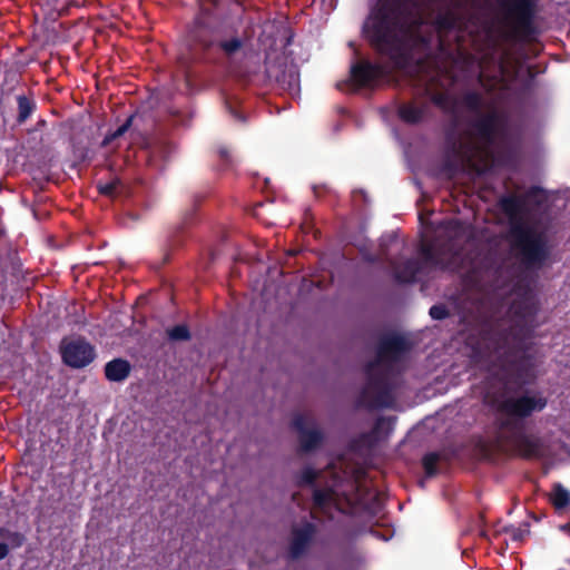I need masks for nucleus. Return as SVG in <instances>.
<instances>
[{
    "label": "nucleus",
    "instance_id": "1",
    "mask_svg": "<svg viewBox=\"0 0 570 570\" xmlns=\"http://www.w3.org/2000/svg\"><path fill=\"white\" fill-rule=\"evenodd\" d=\"M371 46L402 71L412 98L397 117L416 125L428 115V0H382L364 27Z\"/></svg>",
    "mask_w": 570,
    "mask_h": 570
},
{
    "label": "nucleus",
    "instance_id": "2",
    "mask_svg": "<svg viewBox=\"0 0 570 570\" xmlns=\"http://www.w3.org/2000/svg\"><path fill=\"white\" fill-rule=\"evenodd\" d=\"M507 305L505 317L498 320L484 338V346L490 362V372L501 382L513 372L514 362L521 356L527 338L534 327L537 301L529 288L515 291Z\"/></svg>",
    "mask_w": 570,
    "mask_h": 570
},
{
    "label": "nucleus",
    "instance_id": "3",
    "mask_svg": "<svg viewBox=\"0 0 570 570\" xmlns=\"http://www.w3.org/2000/svg\"><path fill=\"white\" fill-rule=\"evenodd\" d=\"M405 158L407 167L413 175V183L421 193L417 200L419 205V222H420V244L419 253L420 258H409L404 262L393 257L392 253L400 252L404 248V242L396 235H387L381 238L380 253L373 254L365 247L360 249L362 259L368 264L383 261L389 263L395 282L400 284L413 283L416 276L422 272L428 263V208L425 199L426 191L423 190V180L428 175V142L424 138H415L407 142L405 150Z\"/></svg>",
    "mask_w": 570,
    "mask_h": 570
},
{
    "label": "nucleus",
    "instance_id": "4",
    "mask_svg": "<svg viewBox=\"0 0 570 570\" xmlns=\"http://www.w3.org/2000/svg\"><path fill=\"white\" fill-rule=\"evenodd\" d=\"M412 343L401 334H383L376 344L375 357L364 372L366 382L357 397V406L367 410L393 407L403 363Z\"/></svg>",
    "mask_w": 570,
    "mask_h": 570
},
{
    "label": "nucleus",
    "instance_id": "5",
    "mask_svg": "<svg viewBox=\"0 0 570 570\" xmlns=\"http://www.w3.org/2000/svg\"><path fill=\"white\" fill-rule=\"evenodd\" d=\"M547 399L539 392L527 391L519 395L502 399L497 404L499 448L527 459L549 456L551 451L547 442L539 436L524 433L523 419L542 411Z\"/></svg>",
    "mask_w": 570,
    "mask_h": 570
},
{
    "label": "nucleus",
    "instance_id": "6",
    "mask_svg": "<svg viewBox=\"0 0 570 570\" xmlns=\"http://www.w3.org/2000/svg\"><path fill=\"white\" fill-rule=\"evenodd\" d=\"M500 204L509 219V242L513 255L524 268H540L550 252L544 224L528 210L522 197L507 196Z\"/></svg>",
    "mask_w": 570,
    "mask_h": 570
},
{
    "label": "nucleus",
    "instance_id": "7",
    "mask_svg": "<svg viewBox=\"0 0 570 570\" xmlns=\"http://www.w3.org/2000/svg\"><path fill=\"white\" fill-rule=\"evenodd\" d=\"M463 105L473 120L468 137L460 142V153L471 165L480 159L487 166L492 158V146L504 132L505 117L478 92H468L463 97Z\"/></svg>",
    "mask_w": 570,
    "mask_h": 570
},
{
    "label": "nucleus",
    "instance_id": "8",
    "mask_svg": "<svg viewBox=\"0 0 570 570\" xmlns=\"http://www.w3.org/2000/svg\"><path fill=\"white\" fill-rule=\"evenodd\" d=\"M190 40L195 49L202 53V57L210 62H216L220 55L232 58L244 46L239 37L220 38L219 32L205 23L200 18H197L194 22V27L190 30Z\"/></svg>",
    "mask_w": 570,
    "mask_h": 570
},
{
    "label": "nucleus",
    "instance_id": "9",
    "mask_svg": "<svg viewBox=\"0 0 570 570\" xmlns=\"http://www.w3.org/2000/svg\"><path fill=\"white\" fill-rule=\"evenodd\" d=\"M504 14V18L513 28L524 35L530 36L533 31V19L535 14L538 0H497Z\"/></svg>",
    "mask_w": 570,
    "mask_h": 570
},
{
    "label": "nucleus",
    "instance_id": "10",
    "mask_svg": "<svg viewBox=\"0 0 570 570\" xmlns=\"http://www.w3.org/2000/svg\"><path fill=\"white\" fill-rule=\"evenodd\" d=\"M60 350L63 363L72 368L86 367L96 357L95 347L82 337L63 342Z\"/></svg>",
    "mask_w": 570,
    "mask_h": 570
},
{
    "label": "nucleus",
    "instance_id": "11",
    "mask_svg": "<svg viewBox=\"0 0 570 570\" xmlns=\"http://www.w3.org/2000/svg\"><path fill=\"white\" fill-rule=\"evenodd\" d=\"M350 76L356 88H373L387 76V70L381 63L363 59L351 66Z\"/></svg>",
    "mask_w": 570,
    "mask_h": 570
},
{
    "label": "nucleus",
    "instance_id": "12",
    "mask_svg": "<svg viewBox=\"0 0 570 570\" xmlns=\"http://www.w3.org/2000/svg\"><path fill=\"white\" fill-rule=\"evenodd\" d=\"M317 528L312 522H304L301 527H294L291 531V540L287 550L288 560L295 561L304 557L309 550Z\"/></svg>",
    "mask_w": 570,
    "mask_h": 570
},
{
    "label": "nucleus",
    "instance_id": "13",
    "mask_svg": "<svg viewBox=\"0 0 570 570\" xmlns=\"http://www.w3.org/2000/svg\"><path fill=\"white\" fill-rule=\"evenodd\" d=\"M394 424V417H385L380 416L371 431L360 434L352 442V448L355 450H371L373 449L382 439L383 432L389 434Z\"/></svg>",
    "mask_w": 570,
    "mask_h": 570
},
{
    "label": "nucleus",
    "instance_id": "14",
    "mask_svg": "<svg viewBox=\"0 0 570 570\" xmlns=\"http://www.w3.org/2000/svg\"><path fill=\"white\" fill-rule=\"evenodd\" d=\"M292 424L298 432L301 452L309 453L321 446L324 441L323 432L318 429H308L303 414L295 415Z\"/></svg>",
    "mask_w": 570,
    "mask_h": 570
},
{
    "label": "nucleus",
    "instance_id": "15",
    "mask_svg": "<svg viewBox=\"0 0 570 570\" xmlns=\"http://www.w3.org/2000/svg\"><path fill=\"white\" fill-rule=\"evenodd\" d=\"M131 371L130 363L125 358H114L106 363L104 372L105 376L110 382L125 381Z\"/></svg>",
    "mask_w": 570,
    "mask_h": 570
},
{
    "label": "nucleus",
    "instance_id": "16",
    "mask_svg": "<svg viewBox=\"0 0 570 570\" xmlns=\"http://www.w3.org/2000/svg\"><path fill=\"white\" fill-rule=\"evenodd\" d=\"M17 101V125H23L37 110V101L31 92L19 94L16 97Z\"/></svg>",
    "mask_w": 570,
    "mask_h": 570
},
{
    "label": "nucleus",
    "instance_id": "17",
    "mask_svg": "<svg viewBox=\"0 0 570 570\" xmlns=\"http://www.w3.org/2000/svg\"><path fill=\"white\" fill-rule=\"evenodd\" d=\"M549 500L557 511H562L570 504V491L562 484L556 483L549 494Z\"/></svg>",
    "mask_w": 570,
    "mask_h": 570
},
{
    "label": "nucleus",
    "instance_id": "18",
    "mask_svg": "<svg viewBox=\"0 0 570 570\" xmlns=\"http://www.w3.org/2000/svg\"><path fill=\"white\" fill-rule=\"evenodd\" d=\"M334 490L332 488L315 489L313 492V505L318 510L326 509L333 501Z\"/></svg>",
    "mask_w": 570,
    "mask_h": 570
},
{
    "label": "nucleus",
    "instance_id": "19",
    "mask_svg": "<svg viewBox=\"0 0 570 570\" xmlns=\"http://www.w3.org/2000/svg\"><path fill=\"white\" fill-rule=\"evenodd\" d=\"M166 335L171 342H187L191 338L189 327L186 324H178L167 328Z\"/></svg>",
    "mask_w": 570,
    "mask_h": 570
},
{
    "label": "nucleus",
    "instance_id": "20",
    "mask_svg": "<svg viewBox=\"0 0 570 570\" xmlns=\"http://www.w3.org/2000/svg\"><path fill=\"white\" fill-rule=\"evenodd\" d=\"M134 118H135V115H130L126 119V121L121 126H119L115 131L107 134L101 141V146L107 147L111 141H114L115 139L125 135L128 131V129L131 127Z\"/></svg>",
    "mask_w": 570,
    "mask_h": 570
},
{
    "label": "nucleus",
    "instance_id": "21",
    "mask_svg": "<svg viewBox=\"0 0 570 570\" xmlns=\"http://www.w3.org/2000/svg\"><path fill=\"white\" fill-rule=\"evenodd\" d=\"M318 478V472L312 466H305L297 478V485H314L316 479Z\"/></svg>",
    "mask_w": 570,
    "mask_h": 570
},
{
    "label": "nucleus",
    "instance_id": "22",
    "mask_svg": "<svg viewBox=\"0 0 570 570\" xmlns=\"http://www.w3.org/2000/svg\"><path fill=\"white\" fill-rule=\"evenodd\" d=\"M120 186H121L120 180L114 179L106 184L99 183L97 185V188H98V191L100 195L107 196V197H115L118 194Z\"/></svg>",
    "mask_w": 570,
    "mask_h": 570
},
{
    "label": "nucleus",
    "instance_id": "23",
    "mask_svg": "<svg viewBox=\"0 0 570 570\" xmlns=\"http://www.w3.org/2000/svg\"><path fill=\"white\" fill-rule=\"evenodd\" d=\"M0 537L8 538L14 547H20L24 540V537L19 532H9L8 530L0 528Z\"/></svg>",
    "mask_w": 570,
    "mask_h": 570
},
{
    "label": "nucleus",
    "instance_id": "24",
    "mask_svg": "<svg viewBox=\"0 0 570 570\" xmlns=\"http://www.w3.org/2000/svg\"><path fill=\"white\" fill-rule=\"evenodd\" d=\"M217 153H218L220 160L223 161L224 167L227 168L233 165V157L227 147H225V146L219 147Z\"/></svg>",
    "mask_w": 570,
    "mask_h": 570
},
{
    "label": "nucleus",
    "instance_id": "25",
    "mask_svg": "<svg viewBox=\"0 0 570 570\" xmlns=\"http://www.w3.org/2000/svg\"><path fill=\"white\" fill-rule=\"evenodd\" d=\"M421 466L423 470V478L421 480V483H423L424 479L428 478V452L421 456Z\"/></svg>",
    "mask_w": 570,
    "mask_h": 570
},
{
    "label": "nucleus",
    "instance_id": "26",
    "mask_svg": "<svg viewBox=\"0 0 570 570\" xmlns=\"http://www.w3.org/2000/svg\"><path fill=\"white\" fill-rule=\"evenodd\" d=\"M430 316L440 320L443 317V311L440 307L433 306L430 308Z\"/></svg>",
    "mask_w": 570,
    "mask_h": 570
},
{
    "label": "nucleus",
    "instance_id": "27",
    "mask_svg": "<svg viewBox=\"0 0 570 570\" xmlns=\"http://www.w3.org/2000/svg\"><path fill=\"white\" fill-rule=\"evenodd\" d=\"M9 554V546L4 542H0V561L6 559Z\"/></svg>",
    "mask_w": 570,
    "mask_h": 570
},
{
    "label": "nucleus",
    "instance_id": "28",
    "mask_svg": "<svg viewBox=\"0 0 570 570\" xmlns=\"http://www.w3.org/2000/svg\"><path fill=\"white\" fill-rule=\"evenodd\" d=\"M438 461V455L435 453L430 452V476L434 473V464Z\"/></svg>",
    "mask_w": 570,
    "mask_h": 570
},
{
    "label": "nucleus",
    "instance_id": "29",
    "mask_svg": "<svg viewBox=\"0 0 570 570\" xmlns=\"http://www.w3.org/2000/svg\"><path fill=\"white\" fill-rule=\"evenodd\" d=\"M46 126H47V120L39 119L36 122L35 128L32 130H30V131L32 132V131H37V130H42Z\"/></svg>",
    "mask_w": 570,
    "mask_h": 570
},
{
    "label": "nucleus",
    "instance_id": "30",
    "mask_svg": "<svg viewBox=\"0 0 570 570\" xmlns=\"http://www.w3.org/2000/svg\"><path fill=\"white\" fill-rule=\"evenodd\" d=\"M229 111L234 116L235 119L243 121V122L245 121V118L238 111L233 109L232 107H229Z\"/></svg>",
    "mask_w": 570,
    "mask_h": 570
},
{
    "label": "nucleus",
    "instance_id": "31",
    "mask_svg": "<svg viewBox=\"0 0 570 570\" xmlns=\"http://www.w3.org/2000/svg\"><path fill=\"white\" fill-rule=\"evenodd\" d=\"M289 77H291V80L288 81V85L291 86L292 82L295 80V76L292 73V75H289Z\"/></svg>",
    "mask_w": 570,
    "mask_h": 570
},
{
    "label": "nucleus",
    "instance_id": "32",
    "mask_svg": "<svg viewBox=\"0 0 570 570\" xmlns=\"http://www.w3.org/2000/svg\"><path fill=\"white\" fill-rule=\"evenodd\" d=\"M562 529L570 530V524H566L564 527H562Z\"/></svg>",
    "mask_w": 570,
    "mask_h": 570
},
{
    "label": "nucleus",
    "instance_id": "33",
    "mask_svg": "<svg viewBox=\"0 0 570 570\" xmlns=\"http://www.w3.org/2000/svg\"><path fill=\"white\" fill-rule=\"evenodd\" d=\"M358 193L365 197V193L363 190H360Z\"/></svg>",
    "mask_w": 570,
    "mask_h": 570
},
{
    "label": "nucleus",
    "instance_id": "34",
    "mask_svg": "<svg viewBox=\"0 0 570 570\" xmlns=\"http://www.w3.org/2000/svg\"><path fill=\"white\" fill-rule=\"evenodd\" d=\"M429 257H430V262L432 261V253L430 252L429 254Z\"/></svg>",
    "mask_w": 570,
    "mask_h": 570
}]
</instances>
